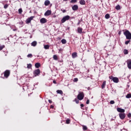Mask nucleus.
<instances>
[{"mask_svg": "<svg viewBox=\"0 0 131 131\" xmlns=\"http://www.w3.org/2000/svg\"><path fill=\"white\" fill-rule=\"evenodd\" d=\"M66 123H67V124H69L70 123V120L67 119L66 120Z\"/></svg>", "mask_w": 131, "mask_h": 131, "instance_id": "obj_36", "label": "nucleus"}, {"mask_svg": "<svg viewBox=\"0 0 131 131\" xmlns=\"http://www.w3.org/2000/svg\"><path fill=\"white\" fill-rule=\"evenodd\" d=\"M13 31H17V29H13Z\"/></svg>", "mask_w": 131, "mask_h": 131, "instance_id": "obj_49", "label": "nucleus"}, {"mask_svg": "<svg viewBox=\"0 0 131 131\" xmlns=\"http://www.w3.org/2000/svg\"><path fill=\"white\" fill-rule=\"evenodd\" d=\"M63 2H67V1H68V0H63Z\"/></svg>", "mask_w": 131, "mask_h": 131, "instance_id": "obj_51", "label": "nucleus"}, {"mask_svg": "<svg viewBox=\"0 0 131 131\" xmlns=\"http://www.w3.org/2000/svg\"><path fill=\"white\" fill-rule=\"evenodd\" d=\"M10 76V71L9 70H6L4 72V77L6 78H8L9 76Z\"/></svg>", "mask_w": 131, "mask_h": 131, "instance_id": "obj_6", "label": "nucleus"}, {"mask_svg": "<svg viewBox=\"0 0 131 131\" xmlns=\"http://www.w3.org/2000/svg\"><path fill=\"white\" fill-rule=\"evenodd\" d=\"M31 67H32V65H31V64H28L27 68H28V69H30V68H31Z\"/></svg>", "mask_w": 131, "mask_h": 131, "instance_id": "obj_31", "label": "nucleus"}, {"mask_svg": "<svg viewBox=\"0 0 131 131\" xmlns=\"http://www.w3.org/2000/svg\"><path fill=\"white\" fill-rule=\"evenodd\" d=\"M28 58H32V54H29L27 55Z\"/></svg>", "mask_w": 131, "mask_h": 131, "instance_id": "obj_34", "label": "nucleus"}, {"mask_svg": "<svg viewBox=\"0 0 131 131\" xmlns=\"http://www.w3.org/2000/svg\"><path fill=\"white\" fill-rule=\"evenodd\" d=\"M115 103V102L114 101V100H111L110 101V104H111V105H113V104H114Z\"/></svg>", "mask_w": 131, "mask_h": 131, "instance_id": "obj_38", "label": "nucleus"}, {"mask_svg": "<svg viewBox=\"0 0 131 131\" xmlns=\"http://www.w3.org/2000/svg\"><path fill=\"white\" fill-rule=\"evenodd\" d=\"M86 104H90V100H87V101H86Z\"/></svg>", "mask_w": 131, "mask_h": 131, "instance_id": "obj_40", "label": "nucleus"}, {"mask_svg": "<svg viewBox=\"0 0 131 131\" xmlns=\"http://www.w3.org/2000/svg\"><path fill=\"white\" fill-rule=\"evenodd\" d=\"M45 50H49L50 49V46L47 45L44 46Z\"/></svg>", "mask_w": 131, "mask_h": 131, "instance_id": "obj_24", "label": "nucleus"}, {"mask_svg": "<svg viewBox=\"0 0 131 131\" xmlns=\"http://www.w3.org/2000/svg\"><path fill=\"white\" fill-rule=\"evenodd\" d=\"M73 11H77L78 10V6L77 5H74L72 7Z\"/></svg>", "mask_w": 131, "mask_h": 131, "instance_id": "obj_13", "label": "nucleus"}, {"mask_svg": "<svg viewBox=\"0 0 131 131\" xmlns=\"http://www.w3.org/2000/svg\"><path fill=\"white\" fill-rule=\"evenodd\" d=\"M51 14H52V11L51 10H47L45 13V16H50Z\"/></svg>", "mask_w": 131, "mask_h": 131, "instance_id": "obj_12", "label": "nucleus"}, {"mask_svg": "<svg viewBox=\"0 0 131 131\" xmlns=\"http://www.w3.org/2000/svg\"><path fill=\"white\" fill-rule=\"evenodd\" d=\"M5 48V45H0V51H2L3 49H4Z\"/></svg>", "mask_w": 131, "mask_h": 131, "instance_id": "obj_30", "label": "nucleus"}, {"mask_svg": "<svg viewBox=\"0 0 131 131\" xmlns=\"http://www.w3.org/2000/svg\"><path fill=\"white\" fill-rule=\"evenodd\" d=\"M80 5H85V1H84V0H81L80 1Z\"/></svg>", "mask_w": 131, "mask_h": 131, "instance_id": "obj_20", "label": "nucleus"}, {"mask_svg": "<svg viewBox=\"0 0 131 131\" xmlns=\"http://www.w3.org/2000/svg\"><path fill=\"white\" fill-rule=\"evenodd\" d=\"M53 59L55 60H58V56H57V55H53Z\"/></svg>", "mask_w": 131, "mask_h": 131, "instance_id": "obj_27", "label": "nucleus"}, {"mask_svg": "<svg viewBox=\"0 0 131 131\" xmlns=\"http://www.w3.org/2000/svg\"><path fill=\"white\" fill-rule=\"evenodd\" d=\"M61 11H62V13H66V10H61Z\"/></svg>", "mask_w": 131, "mask_h": 131, "instance_id": "obj_44", "label": "nucleus"}, {"mask_svg": "<svg viewBox=\"0 0 131 131\" xmlns=\"http://www.w3.org/2000/svg\"><path fill=\"white\" fill-rule=\"evenodd\" d=\"M74 101L76 103V104H78V103H79V100H78L76 98L75 99Z\"/></svg>", "mask_w": 131, "mask_h": 131, "instance_id": "obj_35", "label": "nucleus"}, {"mask_svg": "<svg viewBox=\"0 0 131 131\" xmlns=\"http://www.w3.org/2000/svg\"><path fill=\"white\" fill-rule=\"evenodd\" d=\"M110 79H111L115 83H118L119 82V79L116 77H113L112 76L109 77Z\"/></svg>", "mask_w": 131, "mask_h": 131, "instance_id": "obj_3", "label": "nucleus"}, {"mask_svg": "<svg viewBox=\"0 0 131 131\" xmlns=\"http://www.w3.org/2000/svg\"><path fill=\"white\" fill-rule=\"evenodd\" d=\"M127 116L129 118H130L131 117V114L130 113H129L128 115H127Z\"/></svg>", "mask_w": 131, "mask_h": 131, "instance_id": "obj_41", "label": "nucleus"}, {"mask_svg": "<svg viewBox=\"0 0 131 131\" xmlns=\"http://www.w3.org/2000/svg\"><path fill=\"white\" fill-rule=\"evenodd\" d=\"M118 34H119V35L121 34V32H119Z\"/></svg>", "mask_w": 131, "mask_h": 131, "instance_id": "obj_50", "label": "nucleus"}, {"mask_svg": "<svg viewBox=\"0 0 131 131\" xmlns=\"http://www.w3.org/2000/svg\"><path fill=\"white\" fill-rule=\"evenodd\" d=\"M56 92L57 93V94L63 95V91H62V90H57Z\"/></svg>", "mask_w": 131, "mask_h": 131, "instance_id": "obj_21", "label": "nucleus"}, {"mask_svg": "<svg viewBox=\"0 0 131 131\" xmlns=\"http://www.w3.org/2000/svg\"><path fill=\"white\" fill-rule=\"evenodd\" d=\"M40 23H41L42 24H45V23H47V19L45 18H42L40 19Z\"/></svg>", "mask_w": 131, "mask_h": 131, "instance_id": "obj_10", "label": "nucleus"}, {"mask_svg": "<svg viewBox=\"0 0 131 131\" xmlns=\"http://www.w3.org/2000/svg\"><path fill=\"white\" fill-rule=\"evenodd\" d=\"M22 12H23V11L22 10V9L21 8L18 9L19 14H22Z\"/></svg>", "mask_w": 131, "mask_h": 131, "instance_id": "obj_33", "label": "nucleus"}, {"mask_svg": "<svg viewBox=\"0 0 131 131\" xmlns=\"http://www.w3.org/2000/svg\"><path fill=\"white\" fill-rule=\"evenodd\" d=\"M61 42L62 43H63V45H65V43H66L67 42V41H66V39H62L61 40Z\"/></svg>", "mask_w": 131, "mask_h": 131, "instance_id": "obj_25", "label": "nucleus"}, {"mask_svg": "<svg viewBox=\"0 0 131 131\" xmlns=\"http://www.w3.org/2000/svg\"><path fill=\"white\" fill-rule=\"evenodd\" d=\"M106 86V81H104L102 83V84L101 85V88L102 89H105V86Z\"/></svg>", "mask_w": 131, "mask_h": 131, "instance_id": "obj_15", "label": "nucleus"}, {"mask_svg": "<svg viewBox=\"0 0 131 131\" xmlns=\"http://www.w3.org/2000/svg\"><path fill=\"white\" fill-rule=\"evenodd\" d=\"M69 19H70V16L66 15V16H64L61 20V23H64V22H66V21H68V20H69Z\"/></svg>", "mask_w": 131, "mask_h": 131, "instance_id": "obj_4", "label": "nucleus"}, {"mask_svg": "<svg viewBox=\"0 0 131 131\" xmlns=\"http://www.w3.org/2000/svg\"><path fill=\"white\" fill-rule=\"evenodd\" d=\"M48 102H49V103H50V104H52V103H53V101H52V100H48Z\"/></svg>", "mask_w": 131, "mask_h": 131, "instance_id": "obj_42", "label": "nucleus"}, {"mask_svg": "<svg viewBox=\"0 0 131 131\" xmlns=\"http://www.w3.org/2000/svg\"><path fill=\"white\" fill-rule=\"evenodd\" d=\"M105 19H109V18H110V15H109V14H106L105 15Z\"/></svg>", "mask_w": 131, "mask_h": 131, "instance_id": "obj_26", "label": "nucleus"}, {"mask_svg": "<svg viewBox=\"0 0 131 131\" xmlns=\"http://www.w3.org/2000/svg\"><path fill=\"white\" fill-rule=\"evenodd\" d=\"M83 98H84V94H83V92H79V94L77 95V99L80 101H81V100H83Z\"/></svg>", "mask_w": 131, "mask_h": 131, "instance_id": "obj_2", "label": "nucleus"}, {"mask_svg": "<svg viewBox=\"0 0 131 131\" xmlns=\"http://www.w3.org/2000/svg\"><path fill=\"white\" fill-rule=\"evenodd\" d=\"M117 111L118 112H120V113H124V112H125V110H124V109L121 108L120 107H118L117 108Z\"/></svg>", "mask_w": 131, "mask_h": 131, "instance_id": "obj_8", "label": "nucleus"}, {"mask_svg": "<svg viewBox=\"0 0 131 131\" xmlns=\"http://www.w3.org/2000/svg\"><path fill=\"white\" fill-rule=\"evenodd\" d=\"M5 56H7V54H6Z\"/></svg>", "mask_w": 131, "mask_h": 131, "instance_id": "obj_53", "label": "nucleus"}, {"mask_svg": "<svg viewBox=\"0 0 131 131\" xmlns=\"http://www.w3.org/2000/svg\"><path fill=\"white\" fill-rule=\"evenodd\" d=\"M77 32L78 33H82V28L79 27L77 29Z\"/></svg>", "mask_w": 131, "mask_h": 131, "instance_id": "obj_14", "label": "nucleus"}, {"mask_svg": "<svg viewBox=\"0 0 131 131\" xmlns=\"http://www.w3.org/2000/svg\"><path fill=\"white\" fill-rule=\"evenodd\" d=\"M33 18H34V16H31L30 18H27L26 20V23L27 24H29L31 22L32 20H33Z\"/></svg>", "mask_w": 131, "mask_h": 131, "instance_id": "obj_7", "label": "nucleus"}, {"mask_svg": "<svg viewBox=\"0 0 131 131\" xmlns=\"http://www.w3.org/2000/svg\"><path fill=\"white\" fill-rule=\"evenodd\" d=\"M127 65L129 69H131V60H127Z\"/></svg>", "mask_w": 131, "mask_h": 131, "instance_id": "obj_11", "label": "nucleus"}, {"mask_svg": "<svg viewBox=\"0 0 131 131\" xmlns=\"http://www.w3.org/2000/svg\"><path fill=\"white\" fill-rule=\"evenodd\" d=\"M72 58H76L77 57V53L76 52H74L72 54Z\"/></svg>", "mask_w": 131, "mask_h": 131, "instance_id": "obj_18", "label": "nucleus"}, {"mask_svg": "<svg viewBox=\"0 0 131 131\" xmlns=\"http://www.w3.org/2000/svg\"><path fill=\"white\" fill-rule=\"evenodd\" d=\"M127 99H130L131 98V93L127 94L126 96Z\"/></svg>", "mask_w": 131, "mask_h": 131, "instance_id": "obj_22", "label": "nucleus"}, {"mask_svg": "<svg viewBox=\"0 0 131 131\" xmlns=\"http://www.w3.org/2000/svg\"><path fill=\"white\" fill-rule=\"evenodd\" d=\"M51 3L50 2V1L46 0L45 2V6H49Z\"/></svg>", "mask_w": 131, "mask_h": 131, "instance_id": "obj_16", "label": "nucleus"}, {"mask_svg": "<svg viewBox=\"0 0 131 131\" xmlns=\"http://www.w3.org/2000/svg\"><path fill=\"white\" fill-rule=\"evenodd\" d=\"M130 42V40H127L125 42V45H128Z\"/></svg>", "mask_w": 131, "mask_h": 131, "instance_id": "obj_37", "label": "nucleus"}, {"mask_svg": "<svg viewBox=\"0 0 131 131\" xmlns=\"http://www.w3.org/2000/svg\"><path fill=\"white\" fill-rule=\"evenodd\" d=\"M83 130H86V129H88V127H86V126H83Z\"/></svg>", "mask_w": 131, "mask_h": 131, "instance_id": "obj_32", "label": "nucleus"}, {"mask_svg": "<svg viewBox=\"0 0 131 131\" xmlns=\"http://www.w3.org/2000/svg\"><path fill=\"white\" fill-rule=\"evenodd\" d=\"M129 121V122H131V120H130Z\"/></svg>", "mask_w": 131, "mask_h": 131, "instance_id": "obj_52", "label": "nucleus"}, {"mask_svg": "<svg viewBox=\"0 0 131 131\" xmlns=\"http://www.w3.org/2000/svg\"><path fill=\"white\" fill-rule=\"evenodd\" d=\"M36 45H37V42H36V41H34L31 43L32 47H36Z\"/></svg>", "mask_w": 131, "mask_h": 131, "instance_id": "obj_17", "label": "nucleus"}, {"mask_svg": "<svg viewBox=\"0 0 131 131\" xmlns=\"http://www.w3.org/2000/svg\"><path fill=\"white\" fill-rule=\"evenodd\" d=\"M35 67H36V68H39V67H40V63L38 62L36 63L35 64Z\"/></svg>", "mask_w": 131, "mask_h": 131, "instance_id": "obj_19", "label": "nucleus"}, {"mask_svg": "<svg viewBox=\"0 0 131 131\" xmlns=\"http://www.w3.org/2000/svg\"><path fill=\"white\" fill-rule=\"evenodd\" d=\"M124 34L126 36V39H131V33L128 30H126L124 32Z\"/></svg>", "mask_w": 131, "mask_h": 131, "instance_id": "obj_1", "label": "nucleus"}, {"mask_svg": "<svg viewBox=\"0 0 131 131\" xmlns=\"http://www.w3.org/2000/svg\"><path fill=\"white\" fill-rule=\"evenodd\" d=\"M40 74V70L39 69L35 70L34 71V76H37V75H39Z\"/></svg>", "mask_w": 131, "mask_h": 131, "instance_id": "obj_5", "label": "nucleus"}, {"mask_svg": "<svg viewBox=\"0 0 131 131\" xmlns=\"http://www.w3.org/2000/svg\"><path fill=\"white\" fill-rule=\"evenodd\" d=\"M74 81L75 82H76L78 81V79L77 78H75L74 79Z\"/></svg>", "mask_w": 131, "mask_h": 131, "instance_id": "obj_39", "label": "nucleus"}, {"mask_svg": "<svg viewBox=\"0 0 131 131\" xmlns=\"http://www.w3.org/2000/svg\"><path fill=\"white\" fill-rule=\"evenodd\" d=\"M50 108H51V109H53V108H54L53 105H51L50 106Z\"/></svg>", "mask_w": 131, "mask_h": 131, "instance_id": "obj_46", "label": "nucleus"}, {"mask_svg": "<svg viewBox=\"0 0 131 131\" xmlns=\"http://www.w3.org/2000/svg\"><path fill=\"white\" fill-rule=\"evenodd\" d=\"M81 22V20H79V21L77 24V25H79L80 24Z\"/></svg>", "mask_w": 131, "mask_h": 131, "instance_id": "obj_45", "label": "nucleus"}, {"mask_svg": "<svg viewBox=\"0 0 131 131\" xmlns=\"http://www.w3.org/2000/svg\"><path fill=\"white\" fill-rule=\"evenodd\" d=\"M123 53L124 55H127V54H128V51L126 49H124L123 51Z\"/></svg>", "mask_w": 131, "mask_h": 131, "instance_id": "obj_23", "label": "nucleus"}, {"mask_svg": "<svg viewBox=\"0 0 131 131\" xmlns=\"http://www.w3.org/2000/svg\"><path fill=\"white\" fill-rule=\"evenodd\" d=\"M80 106H81V108H82V107H83L84 105H83V104H81Z\"/></svg>", "mask_w": 131, "mask_h": 131, "instance_id": "obj_47", "label": "nucleus"}, {"mask_svg": "<svg viewBox=\"0 0 131 131\" xmlns=\"http://www.w3.org/2000/svg\"><path fill=\"white\" fill-rule=\"evenodd\" d=\"M8 8V5H4V9H7Z\"/></svg>", "mask_w": 131, "mask_h": 131, "instance_id": "obj_43", "label": "nucleus"}, {"mask_svg": "<svg viewBox=\"0 0 131 131\" xmlns=\"http://www.w3.org/2000/svg\"><path fill=\"white\" fill-rule=\"evenodd\" d=\"M119 115L121 119H124L125 118V114L124 113H120Z\"/></svg>", "mask_w": 131, "mask_h": 131, "instance_id": "obj_9", "label": "nucleus"}, {"mask_svg": "<svg viewBox=\"0 0 131 131\" xmlns=\"http://www.w3.org/2000/svg\"><path fill=\"white\" fill-rule=\"evenodd\" d=\"M116 10H120V5H117L115 7Z\"/></svg>", "mask_w": 131, "mask_h": 131, "instance_id": "obj_29", "label": "nucleus"}, {"mask_svg": "<svg viewBox=\"0 0 131 131\" xmlns=\"http://www.w3.org/2000/svg\"><path fill=\"white\" fill-rule=\"evenodd\" d=\"M70 3L72 4H75V3H77V0H71Z\"/></svg>", "mask_w": 131, "mask_h": 131, "instance_id": "obj_28", "label": "nucleus"}, {"mask_svg": "<svg viewBox=\"0 0 131 131\" xmlns=\"http://www.w3.org/2000/svg\"><path fill=\"white\" fill-rule=\"evenodd\" d=\"M53 83L56 84V83H57V82H56V81L54 80V81H53Z\"/></svg>", "mask_w": 131, "mask_h": 131, "instance_id": "obj_48", "label": "nucleus"}]
</instances>
